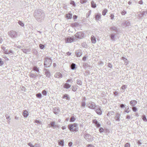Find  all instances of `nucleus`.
<instances>
[{"mask_svg": "<svg viewBox=\"0 0 147 147\" xmlns=\"http://www.w3.org/2000/svg\"><path fill=\"white\" fill-rule=\"evenodd\" d=\"M101 18V15L100 14H98L96 15L95 16V19L96 20H99Z\"/></svg>", "mask_w": 147, "mask_h": 147, "instance_id": "24", "label": "nucleus"}, {"mask_svg": "<svg viewBox=\"0 0 147 147\" xmlns=\"http://www.w3.org/2000/svg\"><path fill=\"white\" fill-rule=\"evenodd\" d=\"M111 30H113L115 31H116L117 30V28L115 26L112 27H111Z\"/></svg>", "mask_w": 147, "mask_h": 147, "instance_id": "38", "label": "nucleus"}, {"mask_svg": "<svg viewBox=\"0 0 147 147\" xmlns=\"http://www.w3.org/2000/svg\"><path fill=\"white\" fill-rule=\"evenodd\" d=\"M75 40L74 37H68L65 39V41L66 43H71L73 42Z\"/></svg>", "mask_w": 147, "mask_h": 147, "instance_id": "7", "label": "nucleus"}, {"mask_svg": "<svg viewBox=\"0 0 147 147\" xmlns=\"http://www.w3.org/2000/svg\"><path fill=\"white\" fill-rule=\"evenodd\" d=\"M87 107L90 109H95V108H98V106L96 105V104L93 102L90 101L88 102L87 104Z\"/></svg>", "mask_w": 147, "mask_h": 147, "instance_id": "4", "label": "nucleus"}, {"mask_svg": "<svg viewBox=\"0 0 147 147\" xmlns=\"http://www.w3.org/2000/svg\"><path fill=\"white\" fill-rule=\"evenodd\" d=\"M55 121L51 122L48 125V126L49 127H51L55 128L57 127V125H55Z\"/></svg>", "mask_w": 147, "mask_h": 147, "instance_id": "8", "label": "nucleus"}, {"mask_svg": "<svg viewBox=\"0 0 147 147\" xmlns=\"http://www.w3.org/2000/svg\"><path fill=\"white\" fill-rule=\"evenodd\" d=\"M142 118L143 120L145 122L147 121V119L145 115H143L142 116Z\"/></svg>", "mask_w": 147, "mask_h": 147, "instance_id": "27", "label": "nucleus"}, {"mask_svg": "<svg viewBox=\"0 0 147 147\" xmlns=\"http://www.w3.org/2000/svg\"><path fill=\"white\" fill-rule=\"evenodd\" d=\"M77 83L79 85H82V82L80 80H77Z\"/></svg>", "mask_w": 147, "mask_h": 147, "instance_id": "34", "label": "nucleus"}, {"mask_svg": "<svg viewBox=\"0 0 147 147\" xmlns=\"http://www.w3.org/2000/svg\"><path fill=\"white\" fill-rule=\"evenodd\" d=\"M76 119L74 116H72L70 118V122H74Z\"/></svg>", "mask_w": 147, "mask_h": 147, "instance_id": "31", "label": "nucleus"}, {"mask_svg": "<svg viewBox=\"0 0 147 147\" xmlns=\"http://www.w3.org/2000/svg\"><path fill=\"white\" fill-rule=\"evenodd\" d=\"M121 13L122 15H125L126 13V12L125 11H123L121 12Z\"/></svg>", "mask_w": 147, "mask_h": 147, "instance_id": "58", "label": "nucleus"}, {"mask_svg": "<svg viewBox=\"0 0 147 147\" xmlns=\"http://www.w3.org/2000/svg\"><path fill=\"white\" fill-rule=\"evenodd\" d=\"M77 88L76 87L74 86H72V90L73 91L75 92L77 90Z\"/></svg>", "mask_w": 147, "mask_h": 147, "instance_id": "36", "label": "nucleus"}, {"mask_svg": "<svg viewBox=\"0 0 147 147\" xmlns=\"http://www.w3.org/2000/svg\"><path fill=\"white\" fill-rule=\"evenodd\" d=\"M70 4H71L72 5H73L75 6V2L73 1H71L70 2Z\"/></svg>", "mask_w": 147, "mask_h": 147, "instance_id": "54", "label": "nucleus"}, {"mask_svg": "<svg viewBox=\"0 0 147 147\" xmlns=\"http://www.w3.org/2000/svg\"><path fill=\"white\" fill-rule=\"evenodd\" d=\"M114 112L113 111H110L109 112H108L107 115L108 116H110L112 115H114Z\"/></svg>", "mask_w": 147, "mask_h": 147, "instance_id": "25", "label": "nucleus"}, {"mask_svg": "<svg viewBox=\"0 0 147 147\" xmlns=\"http://www.w3.org/2000/svg\"><path fill=\"white\" fill-rule=\"evenodd\" d=\"M115 34H112L110 35V37L111 40L115 41Z\"/></svg>", "mask_w": 147, "mask_h": 147, "instance_id": "18", "label": "nucleus"}, {"mask_svg": "<svg viewBox=\"0 0 147 147\" xmlns=\"http://www.w3.org/2000/svg\"><path fill=\"white\" fill-rule=\"evenodd\" d=\"M3 64V62L1 60V59H0V66H2Z\"/></svg>", "mask_w": 147, "mask_h": 147, "instance_id": "55", "label": "nucleus"}, {"mask_svg": "<svg viewBox=\"0 0 147 147\" xmlns=\"http://www.w3.org/2000/svg\"><path fill=\"white\" fill-rule=\"evenodd\" d=\"M28 145L30 146V147H36L35 144H33L31 143H28Z\"/></svg>", "mask_w": 147, "mask_h": 147, "instance_id": "35", "label": "nucleus"}, {"mask_svg": "<svg viewBox=\"0 0 147 147\" xmlns=\"http://www.w3.org/2000/svg\"><path fill=\"white\" fill-rule=\"evenodd\" d=\"M86 104L85 102L84 101H82V104H81L82 106L83 107H85V106H86Z\"/></svg>", "mask_w": 147, "mask_h": 147, "instance_id": "47", "label": "nucleus"}, {"mask_svg": "<svg viewBox=\"0 0 147 147\" xmlns=\"http://www.w3.org/2000/svg\"><path fill=\"white\" fill-rule=\"evenodd\" d=\"M67 17L69 19H71L72 17V16L70 14H68L66 15Z\"/></svg>", "mask_w": 147, "mask_h": 147, "instance_id": "42", "label": "nucleus"}, {"mask_svg": "<svg viewBox=\"0 0 147 147\" xmlns=\"http://www.w3.org/2000/svg\"><path fill=\"white\" fill-rule=\"evenodd\" d=\"M125 25H126L125 26H130V23L128 22H126L124 23Z\"/></svg>", "mask_w": 147, "mask_h": 147, "instance_id": "32", "label": "nucleus"}, {"mask_svg": "<svg viewBox=\"0 0 147 147\" xmlns=\"http://www.w3.org/2000/svg\"><path fill=\"white\" fill-rule=\"evenodd\" d=\"M18 23L21 26H23L24 25V24L21 21H19Z\"/></svg>", "mask_w": 147, "mask_h": 147, "instance_id": "49", "label": "nucleus"}, {"mask_svg": "<svg viewBox=\"0 0 147 147\" xmlns=\"http://www.w3.org/2000/svg\"><path fill=\"white\" fill-rule=\"evenodd\" d=\"M140 13L139 15L140 16H144L145 13V11H143L142 12L141 11L140 12Z\"/></svg>", "mask_w": 147, "mask_h": 147, "instance_id": "41", "label": "nucleus"}, {"mask_svg": "<svg viewBox=\"0 0 147 147\" xmlns=\"http://www.w3.org/2000/svg\"><path fill=\"white\" fill-rule=\"evenodd\" d=\"M120 115L118 113H117L115 117V119L116 120V121H120Z\"/></svg>", "mask_w": 147, "mask_h": 147, "instance_id": "13", "label": "nucleus"}, {"mask_svg": "<svg viewBox=\"0 0 147 147\" xmlns=\"http://www.w3.org/2000/svg\"><path fill=\"white\" fill-rule=\"evenodd\" d=\"M5 117H6V118L7 119H8L10 118V116L8 115H5Z\"/></svg>", "mask_w": 147, "mask_h": 147, "instance_id": "64", "label": "nucleus"}, {"mask_svg": "<svg viewBox=\"0 0 147 147\" xmlns=\"http://www.w3.org/2000/svg\"><path fill=\"white\" fill-rule=\"evenodd\" d=\"M52 63L51 60V58L46 57L44 59V67H48L50 66Z\"/></svg>", "mask_w": 147, "mask_h": 147, "instance_id": "2", "label": "nucleus"}, {"mask_svg": "<svg viewBox=\"0 0 147 147\" xmlns=\"http://www.w3.org/2000/svg\"><path fill=\"white\" fill-rule=\"evenodd\" d=\"M76 55L77 57H80L82 55V52L81 50H77L76 52Z\"/></svg>", "mask_w": 147, "mask_h": 147, "instance_id": "17", "label": "nucleus"}, {"mask_svg": "<svg viewBox=\"0 0 147 147\" xmlns=\"http://www.w3.org/2000/svg\"><path fill=\"white\" fill-rule=\"evenodd\" d=\"M97 108L96 107L95 108V109H94V110L95 111L96 113L99 115H101L102 114V111L100 108Z\"/></svg>", "mask_w": 147, "mask_h": 147, "instance_id": "9", "label": "nucleus"}, {"mask_svg": "<svg viewBox=\"0 0 147 147\" xmlns=\"http://www.w3.org/2000/svg\"><path fill=\"white\" fill-rule=\"evenodd\" d=\"M125 147H130V144L128 143H127L125 145Z\"/></svg>", "mask_w": 147, "mask_h": 147, "instance_id": "50", "label": "nucleus"}, {"mask_svg": "<svg viewBox=\"0 0 147 147\" xmlns=\"http://www.w3.org/2000/svg\"><path fill=\"white\" fill-rule=\"evenodd\" d=\"M33 70L35 72L36 74L38 75L39 72L38 68L36 66H34L33 67Z\"/></svg>", "mask_w": 147, "mask_h": 147, "instance_id": "16", "label": "nucleus"}, {"mask_svg": "<svg viewBox=\"0 0 147 147\" xmlns=\"http://www.w3.org/2000/svg\"><path fill=\"white\" fill-rule=\"evenodd\" d=\"M71 87V85L67 83L65 84L63 86V87L67 89Z\"/></svg>", "mask_w": 147, "mask_h": 147, "instance_id": "23", "label": "nucleus"}, {"mask_svg": "<svg viewBox=\"0 0 147 147\" xmlns=\"http://www.w3.org/2000/svg\"><path fill=\"white\" fill-rule=\"evenodd\" d=\"M137 103V102L136 100H131L130 102V104L131 105V106L132 107H134L135 106L136 104Z\"/></svg>", "mask_w": 147, "mask_h": 147, "instance_id": "12", "label": "nucleus"}, {"mask_svg": "<svg viewBox=\"0 0 147 147\" xmlns=\"http://www.w3.org/2000/svg\"><path fill=\"white\" fill-rule=\"evenodd\" d=\"M120 107L121 108H123L125 107V106L123 104H121L120 105Z\"/></svg>", "mask_w": 147, "mask_h": 147, "instance_id": "60", "label": "nucleus"}, {"mask_svg": "<svg viewBox=\"0 0 147 147\" xmlns=\"http://www.w3.org/2000/svg\"><path fill=\"white\" fill-rule=\"evenodd\" d=\"M99 131L100 132L102 133L103 132L104 129L103 128L101 127L99 129Z\"/></svg>", "mask_w": 147, "mask_h": 147, "instance_id": "46", "label": "nucleus"}, {"mask_svg": "<svg viewBox=\"0 0 147 147\" xmlns=\"http://www.w3.org/2000/svg\"><path fill=\"white\" fill-rule=\"evenodd\" d=\"M93 123H94L95 125L98 122L97 120L96 119H94L93 120Z\"/></svg>", "mask_w": 147, "mask_h": 147, "instance_id": "52", "label": "nucleus"}, {"mask_svg": "<svg viewBox=\"0 0 147 147\" xmlns=\"http://www.w3.org/2000/svg\"><path fill=\"white\" fill-rule=\"evenodd\" d=\"M38 76V75H37V74H36V75H35V74H33L32 72L30 74V76L31 77L33 78H36V76Z\"/></svg>", "mask_w": 147, "mask_h": 147, "instance_id": "26", "label": "nucleus"}, {"mask_svg": "<svg viewBox=\"0 0 147 147\" xmlns=\"http://www.w3.org/2000/svg\"><path fill=\"white\" fill-rule=\"evenodd\" d=\"M75 36L77 38L79 39H82L84 37V33L80 32L75 34Z\"/></svg>", "mask_w": 147, "mask_h": 147, "instance_id": "6", "label": "nucleus"}, {"mask_svg": "<svg viewBox=\"0 0 147 147\" xmlns=\"http://www.w3.org/2000/svg\"><path fill=\"white\" fill-rule=\"evenodd\" d=\"M60 112V111L59 109L57 108H55L54 109L53 112L55 114L57 115Z\"/></svg>", "mask_w": 147, "mask_h": 147, "instance_id": "20", "label": "nucleus"}, {"mask_svg": "<svg viewBox=\"0 0 147 147\" xmlns=\"http://www.w3.org/2000/svg\"><path fill=\"white\" fill-rule=\"evenodd\" d=\"M127 87V86L126 85H123L121 88V92H125V90L126 89Z\"/></svg>", "mask_w": 147, "mask_h": 147, "instance_id": "14", "label": "nucleus"}, {"mask_svg": "<svg viewBox=\"0 0 147 147\" xmlns=\"http://www.w3.org/2000/svg\"><path fill=\"white\" fill-rule=\"evenodd\" d=\"M77 124L76 123L70 124L68 125V128L71 131H78V129L77 128Z\"/></svg>", "mask_w": 147, "mask_h": 147, "instance_id": "3", "label": "nucleus"}, {"mask_svg": "<svg viewBox=\"0 0 147 147\" xmlns=\"http://www.w3.org/2000/svg\"><path fill=\"white\" fill-rule=\"evenodd\" d=\"M63 98H65L67 100H69L70 98L67 94H65L63 96Z\"/></svg>", "mask_w": 147, "mask_h": 147, "instance_id": "28", "label": "nucleus"}, {"mask_svg": "<svg viewBox=\"0 0 147 147\" xmlns=\"http://www.w3.org/2000/svg\"><path fill=\"white\" fill-rule=\"evenodd\" d=\"M8 35L11 38H13L18 37L17 33L14 30H11L8 32Z\"/></svg>", "mask_w": 147, "mask_h": 147, "instance_id": "5", "label": "nucleus"}, {"mask_svg": "<svg viewBox=\"0 0 147 147\" xmlns=\"http://www.w3.org/2000/svg\"><path fill=\"white\" fill-rule=\"evenodd\" d=\"M39 46L41 49H43L45 47L44 45L41 44L39 45Z\"/></svg>", "mask_w": 147, "mask_h": 147, "instance_id": "43", "label": "nucleus"}, {"mask_svg": "<svg viewBox=\"0 0 147 147\" xmlns=\"http://www.w3.org/2000/svg\"><path fill=\"white\" fill-rule=\"evenodd\" d=\"M72 144V143L71 142H69L68 143V146L69 147H71Z\"/></svg>", "mask_w": 147, "mask_h": 147, "instance_id": "62", "label": "nucleus"}, {"mask_svg": "<svg viewBox=\"0 0 147 147\" xmlns=\"http://www.w3.org/2000/svg\"><path fill=\"white\" fill-rule=\"evenodd\" d=\"M126 108H127V109L125 110V111L127 113H128L130 112V111L129 110V109L128 106Z\"/></svg>", "mask_w": 147, "mask_h": 147, "instance_id": "45", "label": "nucleus"}, {"mask_svg": "<svg viewBox=\"0 0 147 147\" xmlns=\"http://www.w3.org/2000/svg\"><path fill=\"white\" fill-rule=\"evenodd\" d=\"M58 142L59 145L62 146H64V141L63 140H61L60 141H58Z\"/></svg>", "mask_w": 147, "mask_h": 147, "instance_id": "22", "label": "nucleus"}, {"mask_svg": "<svg viewBox=\"0 0 147 147\" xmlns=\"http://www.w3.org/2000/svg\"><path fill=\"white\" fill-rule=\"evenodd\" d=\"M42 93L44 95L46 96L47 94V92L45 90H44L42 91Z\"/></svg>", "mask_w": 147, "mask_h": 147, "instance_id": "44", "label": "nucleus"}, {"mask_svg": "<svg viewBox=\"0 0 147 147\" xmlns=\"http://www.w3.org/2000/svg\"><path fill=\"white\" fill-rule=\"evenodd\" d=\"M122 59H123L125 63H126V61H127V59L123 57H122Z\"/></svg>", "mask_w": 147, "mask_h": 147, "instance_id": "56", "label": "nucleus"}, {"mask_svg": "<svg viewBox=\"0 0 147 147\" xmlns=\"http://www.w3.org/2000/svg\"><path fill=\"white\" fill-rule=\"evenodd\" d=\"M132 109L133 111L134 112H136L137 110V108L134 106L132 108Z\"/></svg>", "mask_w": 147, "mask_h": 147, "instance_id": "40", "label": "nucleus"}, {"mask_svg": "<svg viewBox=\"0 0 147 147\" xmlns=\"http://www.w3.org/2000/svg\"><path fill=\"white\" fill-rule=\"evenodd\" d=\"M35 123H36V124H40L41 123V121L37 120H36L35 121Z\"/></svg>", "mask_w": 147, "mask_h": 147, "instance_id": "39", "label": "nucleus"}, {"mask_svg": "<svg viewBox=\"0 0 147 147\" xmlns=\"http://www.w3.org/2000/svg\"><path fill=\"white\" fill-rule=\"evenodd\" d=\"M82 46L86 48L87 47V45L85 42H83L82 44Z\"/></svg>", "mask_w": 147, "mask_h": 147, "instance_id": "37", "label": "nucleus"}, {"mask_svg": "<svg viewBox=\"0 0 147 147\" xmlns=\"http://www.w3.org/2000/svg\"><path fill=\"white\" fill-rule=\"evenodd\" d=\"M12 52L11 51H4V53L5 54H9L10 53H11Z\"/></svg>", "mask_w": 147, "mask_h": 147, "instance_id": "53", "label": "nucleus"}, {"mask_svg": "<svg viewBox=\"0 0 147 147\" xmlns=\"http://www.w3.org/2000/svg\"><path fill=\"white\" fill-rule=\"evenodd\" d=\"M34 15L36 20L40 22L43 21L45 17L44 12L40 9L36 10L34 11Z\"/></svg>", "mask_w": 147, "mask_h": 147, "instance_id": "1", "label": "nucleus"}, {"mask_svg": "<svg viewBox=\"0 0 147 147\" xmlns=\"http://www.w3.org/2000/svg\"><path fill=\"white\" fill-rule=\"evenodd\" d=\"M107 12V10L106 9H104L103 11H102V14L103 16H105L106 15V13Z\"/></svg>", "mask_w": 147, "mask_h": 147, "instance_id": "30", "label": "nucleus"}, {"mask_svg": "<svg viewBox=\"0 0 147 147\" xmlns=\"http://www.w3.org/2000/svg\"><path fill=\"white\" fill-rule=\"evenodd\" d=\"M86 0H80V2L82 4L86 3Z\"/></svg>", "mask_w": 147, "mask_h": 147, "instance_id": "48", "label": "nucleus"}, {"mask_svg": "<svg viewBox=\"0 0 147 147\" xmlns=\"http://www.w3.org/2000/svg\"><path fill=\"white\" fill-rule=\"evenodd\" d=\"M91 41L92 43L95 44L96 42V40L95 37L93 36L92 35L91 37Z\"/></svg>", "mask_w": 147, "mask_h": 147, "instance_id": "15", "label": "nucleus"}, {"mask_svg": "<svg viewBox=\"0 0 147 147\" xmlns=\"http://www.w3.org/2000/svg\"><path fill=\"white\" fill-rule=\"evenodd\" d=\"M55 77L57 78H60L62 77V74L60 72H57L55 75Z\"/></svg>", "mask_w": 147, "mask_h": 147, "instance_id": "11", "label": "nucleus"}, {"mask_svg": "<svg viewBox=\"0 0 147 147\" xmlns=\"http://www.w3.org/2000/svg\"><path fill=\"white\" fill-rule=\"evenodd\" d=\"M23 115L24 117H27L28 116V111L25 110H24L23 113Z\"/></svg>", "mask_w": 147, "mask_h": 147, "instance_id": "19", "label": "nucleus"}, {"mask_svg": "<svg viewBox=\"0 0 147 147\" xmlns=\"http://www.w3.org/2000/svg\"><path fill=\"white\" fill-rule=\"evenodd\" d=\"M114 94H115V96H117L118 95V94L117 92V91H115L113 92Z\"/></svg>", "mask_w": 147, "mask_h": 147, "instance_id": "63", "label": "nucleus"}, {"mask_svg": "<svg viewBox=\"0 0 147 147\" xmlns=\"http://www.w3.org/2000/svg\"><path fill=\"white\" fill-rule=\"evenodd\" d=\"M45 71V74L46 75V77L49 78L51 76V74L50 72L48 69H44Z\"/></svg>", "mask_w": 147, "mask_h": 147, "instance_id": "10", "label": "nucleus"}, {"mask_svg": "<svg viewBox=\"0 0 147 147\" xmlns=\"http://www.w3.org/2000/svg\"><path fill=\"white\" fill-rule=\"evenodd\" d=\"M108 66L109 67L112 68V65L110 63H109L108 65Z\"/></svg>", "mask_w": 147, "mask_h": 147, "instance_id": "59", "label": "nucleus"}, {"mask_svg": "<svg viewBox=\"0 0 147 147\" xmlns=\"http://www.w3.org/2000/svg\"><path fill=\"white\" fill-rule=\"evenodd\" d=\"M23 51L24 53H27L28 52V50L26 49H23Z\"/></svg>", "mask_w": 147, "mask_h": 147, "instance_id": "61", "label": "nucleus"}, {"mask_svg": "<svg viewBox=\"0 0 147 147\" xmlns=\"http://www.w3.org/2000/svg\"><path fill=\"white\" fill-rule=\"evenodd\" d=\"M36 96L37 98H40L42 97V95L40 93H38V94H36Z\"/></svg>", "mask_w": 147, "mask_h": 147, "instance_id": "33", "label": "nucleus"}, {"mask_svg": "<svg viewBox=\"0 0 147 147\" xmlns=\"http://www.w3.org/2000/svg\"><path fill=\"white\" fill-rule=\"evenodd\" d=\"M91 7L93 8H95L96 7V5L95 3L93 1L91 2Z\"/></svg>", "mask_w": 147, "mask_h": 147, "instance_id": "21", "label": "nucleus"}, {"mask_svg": "<svg viewBox=\"0 0 147 147\" xmlns=\"http://www.w3.org/2000/svg\"><path fill=\"white\" fill-rule=\"evenodd\" d=\"M95 125L97 127H100V124L98 123H97Z\"/></svg>", "mask_w": 147, "mask_h": 147, "instance_id": "57", "label": "nucleus"}, {"mask_svg": "<svg viewBox=\"0 0 147 147\" xmlns=\"http://www.w3.org/2000/svg\"><path fill=\"white\" fill-rule=\"evenodd\" d=\"M76 64L74 63H72L71 65V67L72 70H74L76 68Z\"/></svg>", "mask_w": 147, "mask_h": 147, "instance_id": "29", "label": "nucleus"}, {"mask_svg": "<svg viewBox=\"0 0 147 147\" xmlns=\"http://www.w3.org/2000/svg\"><path fill=\"white\" fill-rule=\"evenodd\" d=\"M110 17H111V19L112 20H113L114 19V16L113 14L112 13L110 15Z\"/></svg>", "mask_w": 147, "mask_h": 147, "instance_id": "51", "label": "nucleus"}]
</instances>
